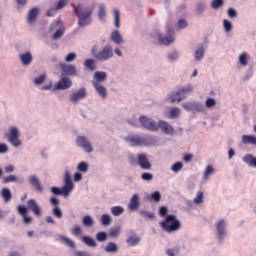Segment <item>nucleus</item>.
<instances>
[{
  "mask_svg": "<svg viewBox=\"0 0 256 256\" xmlns=\"http://www.w3.org/2000/svg\"><path fill=\"white\" fill-rule=\"evenodd\" d=\"M83 65L86 69H88V71L93 72L97 70V66L95 65V59L93 58L86 59Z\"/></svg>",
  "mask_w": 256,
  "mask_h": 256,
  "instance_id": "obj_38",
  "label": "nucleus"
},
{
  "mask_svg": "<svg viewBox=\"0 0 256 256\" xmlns=\"http://www.w3.org/2000/svg\"><path fill=\"white\" fill-rule=\"evenodd\" d=\"M98 19L101 23H106L107 21V5L105 3L98 4Z\"/></svg>",
  "mask_w": 256,
  "mask_h": 256,
  "instance_id": "obj_21",
  "label": "nucleus"
},
{
  "mask_svg": "<svg viewBox=\"0 0 256 256\" xmlns=\"http://www.w3.org/2000/svg\"><path fill=\"white\" fill-rule=\"evenodd\" d=\"M19 60L23 67H29V65L33 63V54L31 51H26L25 53L19 55Z\"/></svg>",
  "mask_w": 256,
  "mask_h": 256,
  "instance_id": "obj_18",
  "label": "nucleus"
},
{
  "mask_svg": "<svg viewBox=\"0 0 256 256\" xmlns=\"http://www.w3.org/2000/svg\"><path fill=\"white\" fill-rule=\"evenodd\" d=\"M16 181H17V176H15V175L5 176L2 179L3 185H7L8 183H16Z\"/></svg>",
  "mask_w": 256,
  "mask_h": 256,
  "instance_id": "obj_54",
  "label": "nucleus"
},
{
  "mask_svg": "<svg viewBox=\"0 0 256 256\" xmlns=\"http://www.w3.org/2000/svg\"><path fill=\"white\" fill-rule=\"evenodd\" d=\"M86 95L87 89H85V87H82L73 94V97H85Z\"/></svg>",
  "mask_w": 256,
  "mask_h": 256,
  "instance_id": "obj_62",
  "label": "nucleus"
},
{
  "mask_svg": "<svg viewBox=\"0 0 256 256\" xmlns=\"http://www.w3.org/2000/svg\"><path fill=\"white\" fill-rule=\"evenodd\" d=\"M76 145L85 151V153H93L95 149L93 148V144L91 143V140H89V137L87 136H77L76 137Z\"/></svg>",
  "mask_w": 256,
  "mask_h": 256,
  "instance_id": "obj_9",
  "label": "nucleus"
},
{
  "mask_svg": "<svg viewBox=\"0 0 256 256\" xmlns=\"http://www.w3.org/2000/svg\"><path fill=\"white\" fill-rule=\"evenodd\" d=\"M82 225L84 227H93L95 225V220L93 219V216L91 215H86L82 218Z\"/></svg>",
  "mask_w": 256,
  "mask_h": 256,
  "instance_id": "obj_40",
  "label": "nucleus"
},
{
  "mask_svg": "<svg viewBox=\"0 0 256 256\" xmlns=\"http://www.w3.org/2000/svg\"><path fill=\"white\" fill-rule=\"evenodd\" d=\"M157 39L160 45H165L166 47H169V45L175 43V30L173 28H168L167 35L164 36L163 34L158 33Z\"/></svg>",
  "mask_w": 256,
  "mask_h": 256,
  "instance_id": "obj_8",
  "label": "nucleus"
},
{
  "mask_svg": "<svg viewBox=\"0 0 256 256\" xmlns=\"http://www.w3.org/2000/svg\"><path fill=\"white\" fill-rule=\"evenodd\" d=\"M214 236L217 243H224L229 237V220L220 218L214 223Z\"/></svg>",
  "mask_w": 256,
  "mask_h": 256,
  "instance_id": "obj_3",
  "label": "nucleus"
},
{
  "mask_svg": "<svg viewBox=\"0 0 256 256\" xmlns=\"http://www.w3.org/2000/svg\"><path fill=\"white\" fill-rule=\"evenodd\" d=\"M73 189H75V185L73 184L71 173L69 171H66L64 175V185L61 188L53 186L50 188V191L53 195H62L63 197H69Z\"/></svg>",
  "mask_w": 256,
  "mask_h": 256,
  "instance_id": "obj_4",
  "label": "nucleus"
},
{
  "mask_svg": "<svg viewBox=\"0 0 256 256\" xmlns=\"http://www.w3.org/2000/svg\"><path fill=\"white\" fill-rule=\"evenodd\" d=\"M141 179L143 181H153V174L149 172H144L141 174Z\"/></svg>",
  "mask_w": 256,
  "mask_h": 256,
  "instance_id": "obj_63",
  "label": "nucleus"
},
{
  "mask_svg": "<svg viewBox=\"0 0 256 256\" xmlns=\"http://www.w3.org/2000/svg\"><path fill=\"white\" fill-rule=\"evenodd\" d=\"M47 79L46 74H41L39 77H36L33 81L34 85H43L45 83V80Z\"/></svg>",
  "mask_w": 256,
  "mask_h": 256,
  "instance_id": "obj_56",
  "label": "nucleus"
},
{
  "mask_svg": "<svg viewBox=\"0 0 256 256\" xmlns=\"http://www.w3.org/2000/svg\"><path fill=\"white\" fill-rule=\"evenodd\" d=\"M162 230L168 235H173L181 231V220L177 219L175 214H168L163 221L159 223Z\"/></svg>",
  "mask_w": 256,
  "mask_h": 256,
  "instance_id": "obj_2",
  "label": "nucleus"
},
{
  "mask_svg": "<svg viewBox=\"0 0 256 256\" xmlns=\"http://www.w3.org/2000/svg\"><path fill=\"white\" fill-rule=\"evenodd\" d=\"M52 214L54 215V217H56V219H62L63 218V211L61 210V208L59 206H55L52 209Z\"/></svg>",
  "mask_w": 256,
  "mask_h": 256,
  "instance_id": "obj_55",
  "label": "nucleus"
},
{
  "mask_svg": "<svg viewBox=\"0 0 256 256\" xmlns=\"http://www.w3.org/2000/svg\"><path fill=\"white\" fill-rule=\"evenodd\" d=\"M243 145H255L256 146V136L254 135H242Z\"/></svg>",
  "mask_w": 256,
  "mask_h": 256,
  "instance_id": "obj_37",
  "label": "nucleus"
},
{
  "mask_svg": "<svg viewBox=\"0 0 256 256\" xmlns=\"http://www.w3.org/2000/svg\"><path fill=\"white\" fill-rule=\"evenodd\" d=\"M215 173V168L213 166L208 165L204 171V179H209V175H213Z\"/></svg>",
  "mask_w": 256,
  "mask_h": 256,
  "instance_id": "obj_60",
  "label": "nucleus"
},
{
  "mask_svg": "<svg viewBox=\"0 0 256 256\" xmlns=\"http://www.w3.org/2000/svg\"><path fill=\"white\" fill-rule=\"evenodd\" d=\"M249 53L243 52L238 57V63L241 67H247L249 65Z\"/></svg>",
  "mask_w": 256,
  "mask_h": 256,
  "instance_id": "obj_35",
  "label": "nucleus"
},
{
  "mask_svg": "<svg viewBox=\"0 0 256 256\" xmlns=\"http://www.w3.org/2000/svg\"><path fill=\"white\" fill-rule=\"evenodd\" d=\"M166 59L169 61V63H176V61L181 59V52H179L177 49H172L167 53Z\"/></svg>",
  "mask_w": 256,
  "mask_h": 256,
  "instance_id": "obj_22",
  "label": "nucleus"
},
{
  "mask_svg": "<svg viewBox=\"0 0 256 256\" xmlns=\"http://www.w3.org/2000/svg\"><path fill=\"white\" fill-rule=\"evenodd\" d=\"M105 253H111L112 255H117L119 253V246L115 242H108L104 247Z\"/></svg>",
  "mask_w": 256,
  "mask_h": 256,
  "instance_id": "obj_29",
  "label": "nucleus"
},
{
  "mask_svg": "<svg viewBox=\"0 0 256 256\" xmlns=\"http://www.w3.org/2000/svg\"><path fill=\"white\" fill-rule=\"evenodd\" d=\"M110 39L115 43V45H121L125 43V39H123V35H121V32H119V30L112 31Z\"/></svg>",
  "mask_w": 256,
  "mask_h": 256,
  "instance_id": "obj_23",
  "label": "nucleus"
},
{
  "mask_svg": "<svg viewBox=\"0 0 256 256\" xmlns=\"http://www.w3.org/2000/svg\"><path fill=\"white\" fill-rule=\"evenodd\" d=\"M19 137H21L19 128L17 126H11L9 129L8 141L12 147H21L23 142Z\"/></svg>",
  "mask_w": 256,
  "mask_h": 256,
  "instance_id": "obj_5",
  "label": "nucleus"
},
{
  "mask_svg": "<svg viewBox=\"0 0 256 256\" xmlns=\"http://www.w3.org/2000/svg\"><path fill=\"white\" fill-rule=\"evenodd\" d=\"M185 111H191L192 113H203L205 111V105L199 102H186L182 104Z\"/></svg>",
  "mask_w": 256,
  "mask_h": 256,
  "instance_id": "obj_12",
  "label": "nucleus"
},
{
  "mask_svg": "<svg viewBox=\"0 0 256 256\" xmlns=\"http://www.w3.org/2000/svg\"><path fill=\"white\" fill-rule=\"evenodd\" d=\"M40 13H41V8L39 7H33L30 10H28V13L26 16V24L29 27H33V25L37 23V19H39Z\"/></svg>",
  "mask_w": 256,
  "mask_h": 256,
  "instance_id": "obj_11",
  "label": "nucleus"
},
{
  "mask_svg": "<svg viewBox=\"0 0 256 256\" xmlns=\"http://www.w3.org/2000/svg\"><path fill=\"white\" fill-rule=\"evenodd\" d=\"M139 215L142 216L143 219H145L146 221L149 219H155V213L145 210V209H140L138 211Z\"/></svg>",
  "mask_w": 256,
  "mask_h": 256,
  "instance_id": "obj_39",
  "label": "nucleus"
},
{
  "mask_svg": "<svg viewBox=\"0 0 256 256\" xmlns=\"http://www.w3.org/2000/svg\"><path fill=\"white\" fill-rule=\"evenodd\" d=\"M149 200L150 201H155L156 203H159V201H161V192H159V191L153 192L150 195Z\"/></svg>",
  "mask_w": 256,
  "mask_h": 256,
  "instance_id": "obj_57",
  "label": "nucleus"
},
{
  "mask_svg": "<svg viewBox=\"0 0 256 256\" xmlns=\"http://www.w3.org/2000/svg\"><path fill=\"white\" fill-rule=\"evenodd\" d=\"M93 79V83H105V81H107V72L96 71L93 75Z\"/></svg>",
  "mask_w": 256,
  "mask_h": 256,
  "instance_id": "obj_28",
  "label": "nucleus"
},
{
  "mask_svg": "<svg viewBox=\"0 0 256 256\" xmlns=\"http://www.w3.org/2000/svg\"><path fill=\"white\" fill-rule=\"evenodd\" d=\"M188 26L189 23L187 22V20L180 18L176 24V29L177 31H181V29H187Z\"/></svg>",
  "mask_w": 256,
  "mask_h": 256,
  "instance_id": "obj_50",
  "label": "nucleus"
},
{
  "mask_svg": "<svg viewBox=\"0 0 256 256\" xmlns=\"http://www.w3.org/2000/svg\"><path fill=\"white\" fill-rule=\"evenodd\" d=\"M224 3V0H212L210 7L217 11V9H221V7H223Z\"/></svg>",
  "mask_w": 256,
  "mask_h": 256,
  "instance_id": "obj_51",
  "label": "nucleus"
},
{
  "mask_svg": "<svg viewBox=\"0 0 256 256\" xmlns=\"http://www.w3.org/2000/svg\"><path fill=\"white\" fill-rule=\"evenodd\" d=\"M112 221H113V219L111 218V215H109V214H103L100 219V223H101V225H103V227H109V225H111Z\"/></svg>",
  "mask_w": 256,
  "mask_h": 256,
  "instance_id": "obj_42",
  "label": "nucleus"
},
{
  "mask_svg": "<svg viewBox=\"0 0 256 256\" xmlns=\"http://www.w3.org/2000/svg\"><path fill=\"white\" fill-rule=\"evenodd\" d=\"M60 69L64 75H68V77H75L77 75V68L73 64H64L60 63Z\"/></svg>",
  "mask_w": 256,
  "mask_h": 256,
  "instance_id": "obj_15",
  "label": "nucleus"
},
{
  "mask_svg": "<svg viewBox=\"0 0 256 256\" xmlns=\"http://www.w3.org/2000/svg\"><path fill=\"white\" fill-rule=\"evenodd\" d=\"M157 143V137L154 135H146L142 137V147H151Z\"/></svg>",
  "mask_w": 256,
  "mask_h": 256,
  "instance_id": "obj_27",
  "label": "nucleus"
},
{
  "mask_svg": "<svg viewBox=\"0 0 256 256\" xmlns=\"http://www.w3.org/2000/svg\"><path fill=\"white\" fill-rule=\"evenodd\" d=\"M72 85L73 82L69 78L64 77L54 85L53 91H67Z\"/></svg>",
  "mask_w": 256,
  "mask_h": 256,
  "instance_id": "obj_13",
  "label": "nucleus"
},
{
  "mask_svg": "<svg viewBox=\"0 0 256 256\" xmlns=\"http://www.w3.org/2000/svg\"><path fill=\"white\" fill-rule=\"evenodd\" d=\"M77 169L80 171V173H87V171H89V164L82 161L78 164Z\"/></svg>",
  "mask_w": 256,
  "mask_h": 256,
  "instance_id": "obj_53",
  "label": "nucleus"
},
{
  "mask_svg": "<svg viewBox=\"0 0 256 256\" xmlns=\"http://www.w3.org/2000/svg\"><path fill=\"white\" fill-rule=\"evenodd\" d=\"M57 241H64V243H66V245H68V247H70L71 249H75V242L63 235H58L57 236Z\"/></svg>",
  "mask_w": 256,
  "mask_h": 256,
  "instance_id": "obj_43",
  "label": "nucleus"
},
{
  "mask_svg": "<svg viewBox=\"0 0 256 256\" xmlns=\"http://www.w3.org/2000/svg\"><path fill=\"white\" fill-rule=\"evenodd\" d=\"M126 243L129 247H137V245L141 243V237H139L135 232H132V235L128 236L126 239Z\"/></svg>",
  "mask_w": 256,
  "mask_h": 256,
  "instance_id": "obj_25",
  "label": "nucleus"
},
{
  "mask_svg": "<svg viewBox=\"0 0 256 256\" xmlns=\"http://www.w3.org/2000/svg\"><path fill=\"white\" fill-rule=\"evenodd\" d=\"M124 141L130 145V147H143V138L141 136H127Z\"/></svg>",
  "mask_w": 256,
  "mask_h": 256,
  "instance_id": "obj_16",
  "label": "nucleus"
},
{
  "mask_svg": "<svg viewBox=\"0 0 256 256\" xmlns=\"http://www.w3.org/2000/svg\"><path fill=\"white\" fill-rule=\"evenodd\" d=\"M181 169H183V162H176L171 166V171H173V173H179Z\"/></svg>",
  "mask_w": 256,
  "mask_h": 256,
  "instance_id": "obj_59",
  "label": "nucleus"
},
{
  "mask_svg": "<svg viewBox=\"0 0 256 256\" xmlns=\"http://www.w3.org/2000/svg\"><path fill=\"white\" fill-rule=\"evenodd\" d=\"M30 185L37 191V193H43V184L37 175L29 176Z\"/></svg>",
  "mask_w": 256,
  "mask_h": 256,
  "instance_id": "obj_17",
  "label": "nucleus"
},
{
  "mask_svg": "<svg viewBox=\"0 0 256 256\" xmlns=\"http://www.w3.org/2000/svg\"><path fill=\"white\" fill-rule=\"evenodd\" d=\"M180 253H181V246L179 245L172 246L165 250L166 256H179Z\"/></svg>",
  "mask_w": 256,
  "mask_h": 256,
  "instance_id": "obj_34",
  "label": "nucleus"
},
{
  "mask_svg": "<svg viewBox=\"0 0 256 256\" xmlns=\"http://www.w3.org/2000/svg\"><path fill=\"white\" fill-rule=\"evenodd\" d=\"M140 202H139V195L138 194H134L131 199L130 202L128 204V209H130V211H137V208L140 206Z\"/></svg>",
  "mask_w": 256,
  "mask_h": 256,
  "instance_id": "obj_31",
  "label": "nucleus"
},
{
  "mask_svg": "<svg viewBox=\"0 0 256 256\" xmlns=\"http://www.w3.org/2000/svg\"><path fill=\"white\" fill-rule=\"evenodd\" d=\"M81 115L84 119H87L88 121H93V119H97V113L89 108L81 111Z\"/></svg>",
  "mask_w": 256,
  "mask_h": 256,
  "instance_id": "obj_33",
  "label": "nucleus"
},
{
  "mask_svg": "<svg viewBox=\"0 0 256 256\" xmlns=\"http://www.w3.org/2000/svg\"><path fill=\"white\" fill-rule=\"evenodd\" d=\"M205 58V47L203 45H200L196 48L194 52V61L196 63H201L203 59Z\"/></svg>",
  "mask_w": 256,
  "mask_h": 256,
  "instance_id": "obj_24",
  "label": "nucleus"
},
{
  "mask_svg": "<svg viewBox=\"0 0 256 256\" xmlns=\"http://www.w3.org/2000/svg\"><path fill=\"white\" fill-rule=\"evenodd\" d=\"M115 52H113V46L106 45L96 54V61H100L101 63H105V61H109L113 59Z\"/></svg>",
  "mask_w": 256,
  "mask_h": 256,
  "instance_id": "obj_6",
  "label": "nucleus"
},
{
  "mask_svg": "<svg viewBox=\"0 0 256 256\" xmlns=\"http://www.w3.org/2000/svg\"><path fill=\"white\" fill-rule=\"evenodd\" d=\"M205 11H207V0H198L195 8L196 15L201 16Z\"/></svg>",
  "mask_w": 256,
  "mask_h": 256,
  "instance_id": "obj_26",
  "label": "nucleus"
},
{
  "mask_svg": "<svg viewBox=\"0 0 256 256\" xmlns=\"http://www.w3.org/2000/svg\"><path fill=\"white\" fill-rule=\"evenodd\" d=\"M193 91H195V87L192 84L176 86L170 97H185V95H191Z\"/></svg>",
  "mask_w": 256,
  "mask_h": 256,
  "instance_id": "obj_7",
  "label": "nucleus"
},
{
  "mask_svg": "<svg viewBox=\"0 0 256 256\" xmlns=\"http://www.w3.org/2000/svg\"><path fill=\"white\" fill-rule=\"evenodd\" d=\"M113 15H114V27H116V29H119V27H121V23L119 22L121 19V13L119 12V10L115 9L113 11Z\"/></svg>",
  "mask_w": 256,
  "mask_h": 256,
  "instance_id": "obj_47",
  "label": "nucleus"
},
{
  "mask_svg": "<svg viewBox=\"0 0 256 256\" xmlns=\"http://www.w3.org/2000/svg\"><path fill=\"white\" fill-rule=\"evenodd\" d=\"M227 15H228V17L230 18V19H236V17H237V10H235V8H229L228 10H227Z\"/></svg>",
  "mask_w": 256,
  "mask_h": 256,
  "instance_id": "obj_64",
  "label": "nucleus"
},
{
  "mask_svg": "<svg viewBox=\"0 0 256 256\" xmlns=\"http://www.w3.org/2000/svg\"><path fill=\"white\" fill-rule=\"evenodd\" d=\"M179 113H181V109L177 107H173L170 109V119H176V117H179Z\"/></svg>",
  "mask_w": 256,
  "mask_h": 256,
  "instance_id": "obj_61",
  "label": "nucleus"
},
{
  "mask_svg": "<svg viewBox=\"0 0 256 256\" xmlns=\"http://www.w3.org/2000/svg\"><path fill=\"white\" fill-rule=\"evenodd\" d=\"M63 35H65V28L61 26L54 32V34L52 35V39L54 41H57V39H61Z\"/></svg>",
  "mask_w": 256,
  "mask_h": 256,
  "instance_id": "obj_48",
  "label": "nucleus"
},
{
  "mask_svg": "<svg viewBox=\"0 0 256 256\" xmlns=\"http://www.w3.org/2000/svg\"><path fill=\"white\" fill-rule=\"evenodd\" d=\"M242 161L245 163V165H248V167H253L256 169V157L253 156V154H246L243 156Z\"/></svg>",
  "mask_w": 256,
  "mask_h": 256,
  "instance_id": "obj_30",
  "label": "nucleus"
},
{
  "mask_svg": "<svg viewBox=\"0 0 256 256\" xmlns=\"http://www.w3.org/2000/svg\"><path fill=\"white\" fill-rule=\"evenodd\" d=\"M158 129H161V131L165 133V135H173V133H175V129L173 128V126H171L169 122L163 120L159 121Z\"/></svg>",
  "mask_w": 256,
  "mask_h": 256,
  "instance_id": "obj_19",
  "label": "nucleus"
},
{
  "mask_svg": "<svg viewBox=\"0 0 256 256\" xmlns=\"http://www.w3.org/2000/svg\"><path fill=\"white\" fill-rule=\"evenodd\" d=\"M94 89H96L98 95H100L101 97H107V88H105V86H103V84L101 83H93Z\"/></svg>",
  "mask_w": 256,
  "mask_h": 256,
  "instance_id": "obj_36",
  "label": "nucleus"
},
{
  "mask_svg": "<svg viewBox=\"0 0 256 256\" xmlns=\"http://www.w3.org/2000/svg\"><path fill=\"white\" fill-rule=\"evenodd\" d=\"M137 163L144 171H151L152 165L149 162V158H147V154H138Z\"/></svg>",
  "mask_w": 256,
  "mask_h": 256,
  "instance_id": "obj_14",
  "label": "nucleus"
},
{
  "mask_svg": "<svg viewBox=\"0 0 256 256\" xmlns=\"http://www.w3.org/2000/svg\"><path fill=\"white\" fill-rule=\"evenodd\" d=\"M82 242L84 245H87V247H97V242H95V239L91 236H83Z\"/></svg>",
  "mask_w": 256,
  "mask_h": 256,
  "instance_id": "obj_41",
  "label": "nucleus"
},
{
  "mask_svg": "<svg viewBox=\"0 0 256 256\" xmlns=\"http://www.w3.org/2000/svg\"><path fill=\"white\" fill-rule=\"evenodd\" d=\"M139 122L142 127H144V129H147V131H159V124H157V122L153 118L142 115L139 117Z\"/></svg>",
  "mask_w": 256,
  "mask_h": 256,
  "instance_id": "obj_10",
  "label": "nucleus"
},
{
  "mask_svg": "<svg viewBox=\"0 0 256 256\" xmlns=\"http://www.w3.org/2000/svg\"><path fill=\"white\" fill-rule=\"evenodd\" d=\"M0 197L3 199L4 203H9L11 199H13V194L9 188H2Z\"/></svg>",
  "mask_w": 256,
  "mask_h": 256,
  "instance_id": "obj_32",
  "label": "nucleus"
},
{
  "mask_svg": "<svg viewBox=\"0 0 256 256\" xmlns=\"http://www.w3.org/2000/svg\"><path fill=\"white\" fill-rule=\"evenodd\" d=\"M95 11V4L81 6L78 4L74 7V13L78 17V27H87V25H91L93 23V12Z\"/></svg>",
  "mask_w": 256,
  "mask_h": 256,
  "instance_id": "obj_1",
  "label": "nucleus"
},
{
  "mask_svg": "<svg viewBox=\"0 0 256 256\" xmlns=\"http://www.w3.org/2000/svg\"><path fill=\"white\" fill-rule=\"evenodd\" d=\"M59 28H61V21L56 20L50 24L49 31L50 33H53V31H56Z\"/></svg>",
  "mask_w": 256,
  "mask_h": 256,
  "instance_id": "obj_58",
  "label": "nucleus"
},
{
  "mask_svg": "<svg viewBox=\"0 0 256 256\" xmlns=\"http://www.w3.org/2000/svg\"><path fill=\"white\" fill-rule=\"evenodd\" d=\"M222 26L224 29V33H231L233 31V23L227 19H223Z\"/></svg>",
  "mask_w": 256,
  "mask_h": 256,
  "instance_id": "obj_46",
  "label": "nucleus"
},
{
  "mask_svg": "<svg viewBox=\"0 0 256 256\" xmlns=\"http://www.w3.org/2000/svg\"><path fill=\"white\" fill-rule=\"evenodd\" d=\"M27 207L29 211H32L36 217H41V207H39V204H37L35 199L28 200Z\"/></svg>",
  "mask_w": 256,
  "mask_h": 256,
  "instance_id": "obj_20",
  "label": "nucleus"
},
{
  "mask_svg": "<svg viewBox=\"0 0 256 256\" xmlns=\"http://www.w3.org/2000/svg\"><path fill=\"white\" fill-rule=\"evenodd\" d=\"M110 211L114 217H119V215H123V213H125V208L122 206H113Z\"/></svg>",
  "mask_w": 256,
  "mask_h": 256,
  "instance_id": "obj_45",
  "label": "nucleus"
},
{
  "mask_svg": "<svg viewBox=\"0 0 256 256\" xmlns=\"http://www.w3.org/2000/svg\"><path fill=\"white\" fill-rule=\"evenodd\" d=\"M107 237H109L107 232H104V231L98 232L96 234V241H99V243H104V241L107 240Z\"/></svg>",
  "mask_w": 256,
  "mask_h": 256,
  "instance_id": "obj_52",
  "label": "nucleus"
},
{
  "mask_svg": "<svg viewBox=\"0 0 256 256\" xmlns=\"http://www.w3.org/2000/svg\"><path fill=\"white\" fill-rule=\"evenodd\" d=\"M109 237H111L112 239H117V237H119V235H121V226H117V227H113L109 230L108 233Z\"/></svg>",
  "mask_w": 256,
  "mask_h": 256,
  "instance_id": "obj_44",
  "label": "nucleus"
},
{
  "mask_svg": "<svg viewBox=\"0 0 256 256\" xmlns=\"http://www.w3.org/2000/svg\"><path fill=\"white\" fill-rule=\"evenodd\" d=\"M204 197L205 194L203 193V191L197 192L195 198L193 199L194 205H201V203H203Z\"/></svg>",
  "mask_w": 256,
  "mask_h": 256,
  "instance_id": "obj_49",
  "label": "nucleus"
}]
</instances>
